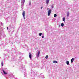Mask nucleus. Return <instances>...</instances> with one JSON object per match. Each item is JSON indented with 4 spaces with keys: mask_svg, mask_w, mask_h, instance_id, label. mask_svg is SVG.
<instances>
[{
    "mask_svg": "<svg viewBox=\"0 0 79 79\" xmlns=\"http://www.w3.org/2000/svg\"><path fill=\"white\" fill-rule=\"evenodd\" d=\"M66 64L67 65H69V61H67Z\"/></svg>",
    "mask_w": 79,
    "mask_h": 79,
    "instance_id": "423d86ee",
    "label": "nucleus"
},
{
    "mask_svg": "<svg viewBox=\"0 0 79 79\" xmlns=\"http://www.w3.org/2000/svg\"><path fill=\"white\" fill-rule=\"evenodd\" d=\"M49 0H46V3L48 4L49 2Z\"/></svg>",
    "mask_w": 79,
    "mask_h": 79,
    "instance_id": "6e6552de",
    "label": "nucleus"
},
{
    "mask_svg": "<svg viewBox=\"0 0 79 79\" xmlns=\"http://www.w3.org/2000/svg\"><path fill=\"white\" fill-rule=\"evenodd\" d=\"M40 55V51L38 52V53L37 55V56L38 57H39V55Z\"/></svg>",
    "mask_w": 79,
    "mask_h": 79,
    "instance_id": "39448f33",
    "label": "nucleus"
},
{
    "mask_svg": "<svg viewBox=\"0 0 79 79\" xmlns=\"http://www.w3.org/2000/svg\"><path fill=\"white\" fill-rule=\"evenodd\" d=\"M22 15L24 18V19H25V18L24 16H25V11H23V12L22 13Z\"/></svg>",
    "mask_w": 79,
    "mask_h": 79,
    "instance_id": "f03ea898",
    "label": "nucleus"
},
{
    "mask_svg": "<svg viewBox=\"0 0 79 79\" xmlns=\"http://www.w3.org/2000/svg\"><path fill=\"white\" fill-rule=\"evenodd\" d=\"M29 57L30 59H32V55H31V53L30 52L29 53Z\"/></svg>",
    "mask_w": 79,
    "mask_h": 79,
    "instance_id": "7ed1b4c3",
    "label": "nucleus"
},
{
    "mask_svg": "<svg viewBox=\"0 0 79 79\" xmlns=\"http://www.w3.org/2000/svg\"><path fill=\"white\" fill-rule=\"evenodd\" d=\"M7 30H8V27H7Z\"/></svg>",
    "mask_w": 79,
    "mask_h": 79,
    "instance_id": "6ab92c4d",
    "label": "nucleus"
},
{
    "mask_svg": "<svg viewBox=\"0 0 79 79\" xmlns=\"http://www.w3.org/2000/svg\"><path fill=\"white\" fill-rule=\"evenodd\" d=\"M24 1L25 0H23Z\"/></svg>",
    "mask_w": 79,
    "mask_h": 79,
    "instance_id": "412c9836",
    "label": "nucleus"
},
{
    "mask_svg": "<svg viewBox=\"0 0 79 79\" xmlns=\"http://www.w3.org/2000/svg\"><path fill=\"white\" fill-rule=\"evenodd\" d=\"M2 71L4 74H7V73L4 70L2 69Z\"/></svg>",
    "mask_w": 79,
    "mask_h": 79,
    "instance_id": "20e7f679",
    "label": "nucleus"
},
{
    "mask_svg": "<svg viewBox=\"0 0 79 79\" xmlns=\"http://www.w3.org/2000/svg\"><path fill=\"white\" fill-rule=\"evenodd\" d=\"M31 2H30L29 3V5H31Z\"/></svg>",
    "mask_w": 79,
    "mask_h": 79,
    "instance_id": "f3484780",
    "label": "nucleus"
},
{
    "mask_svg": "<svg viewBox=\"0 0 79 79\" xmlns=\"http://www.w3.org/2000/svg\"><path fill=\"white\" fill-rule=\"evenodd\" d=\"M53 63H58V62L56 60H54L53 61Z\"/></svg>",
    "mask_w": 79,
    "mask_h": 79,
    "instance_id": "0eeeda50",
    "label": "nucleus"
},
{
    "mask_svg": "<svg viewBox=\"0 0 79 79\" xmlns=\"http://www.w3.org/2000/svg\"><path fill=\"white\" fill-rule=\"evenodd\" d=\"M74 61V58H73L71 60V63H73Z\"/></svg>",
    "mask_w": 79,
    "mask_h": 79,
    "instance_id": "1a4fd4ad",
    "label": "nucleus"
},
{
    "mask_svg": "<svg viewBox=\"0 0 79 79\" xmlns=\"http://www.w3.org/2000/svg\"><path fill=\"white\" fill-rule=\"evenodd\" d=\"M63 20L64 22H65V17L63 18Z\"/></svg>",
    "mask_w": 79,
    "mask_h": 79,
    "instance_id": "9b49d317",
    "label": "nucleus"
},
{
    "mask_svg": "<svg viewBox=\"0 0 79 79\" xmlns=\"http://www.w3.org/2000/svg\"><path fill=\"white\" fill-rule=\"evenodd\" d=\"M67 16H68V17L69 16V12H67Z\"/></svg>",
    "mask_w": 79,
    "mask_h": 79,
    "instance_id": "f8f14e48",
    "label": "nucleus"
},
{
    "mask_svg": "<svg viewBox=\"0 0 79 79\" xmlns=\"http://www.w3.org/2000/svg\"><path fill=\"white\" fill-rule=\"evenodd\" d=\"M51 11H52L51 9H50L48 11V16H50V14L51 13Z\"/></svg>",
    "mask_w": 79,
    "mask_h": 79,
    "instance_id": "f257e3e1",
    "label": "nucleus"
},
{
    "mask_svg": "<svg viewBox=\"0 0 79 79\" xmlns=\"http://www.w3.org/2000/svg\"><path fill=\"white\" fill-rule=\"evenodd\" d=\"M48 55H47L45 57V58H46V59H47V58H48Z\"/></svg>",
    "mask_w": 79,
    "mask_h": 79,
    "instance_id": "ddd939ff",
    "label": "nucleus"
},
{
    "mask_svg": "<svg viewBox=\"0 0 79 79\" xmlns=\"http://www.w3.org/2000/svg\"><path fill=\"white\" fill-rule=\"evenodd\" d=\"M42 8H43V7H41V9H42Z\"/></svg>",
    "mask_w": 79,
    "mask_h": 79,
    "instance_id": "aec40b11",
    "label": "nucleus"
},
{
    "mask_svg": "<svg viewBox=\"0 0 79 79\" xmlns=\"http://www.w3.org/2000/svg\"><path fill=\"white\" fill-rule=\"evenodd\" d=\"M44 36H42V38H44Z\"/></svg>",
    "mask_w": 79,
    "mask_h": 79,
    "instance_id": "a211bd4d",
    "label": "nucleus"
},
{
    "mask_svg": "<svg viewBox=\"0 0 79 79\" xmlns=\"http://www.w3.org/2000/svg\"><path fill=\"white\" fill-rule=\"evenodd\" d=\"M1 64L2 65V66H3V62H2Z\"/></svg>",
    "mask_w": 79,
    "mask_h": 79,
    "instance_id": "dca6fc26",
    "label": "nucleus"
},
{
    "mask_svg": "<svg viewBox=\"0 0 79 79\" xmlns=\"http://www.w3.org/2000/svg\"><path fill=\"white\" fill-rule=\"evenodd\" d=\"M42 34L41 33H40L39 34V35H40V36H41L42 35Z\"/></svg>",
    "mask_w": 79,
    "mask_h": 79,
    "instance_id": "4468645a",
    "label": "nucleus"
},
{
    "mask_svg": "<svg viewBox=\"0 0 79 79\" xmlns=\"http://www.w3.org/2000/svg\"><path fill=\"white\" fill-rule=\"evenodd\" d=\"M54 16L55 17H56V14H54Z\"/></svg>",
    "mask_w": 79,
    "mask_h": 79,
    "instance_id": "2eb2a0df",
    "label": "nucleus"
},
{
    "mask_svg": "<svg viewBox=\"0 0 79 79\" xmlns=\"http://www.w3.org/2000/svg\"><path fill=\"white\" fill-rule=\"evenodd\" d=\"M61 26L62 27H63V26H64V24L63 23H62L61 24Z\"/></svg>",
    "mask_w": 79,
    "mask_h": 79,
    "instance_id": "9d476101",
    "label": "nucleus"
}]
</instances>
